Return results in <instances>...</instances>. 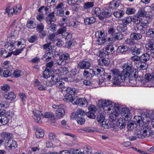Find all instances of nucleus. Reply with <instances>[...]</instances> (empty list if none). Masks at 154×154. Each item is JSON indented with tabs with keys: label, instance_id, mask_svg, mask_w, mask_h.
Listing matches in <instances>:
<instances>
[{
	"label": "nucleus",
	"instance_id": "f257e3e1",
	"mask_svg": "<svg viewBox=\"0 0 154 154\" xmlns=\"http://www.w3.org/2000/svg\"><path fill=\"white\" fill-rule=\"evenodd\" d=\"M122 68L123 69L121 73L116 69L110 71V74L113 77L112 83L114 85H119L121 82L129 80L128 77L133 73V65L131 62L125 63Z\"/></svg>",
	"mask_w": 154,
	"mask_h": 154
},
{
	"label": "nucleus",
	"instance_id": "f03ea898",
	"mask_svg": "<svg viewBox=\"0 0 154 154\" xmlns=\"http://www.w3.org/2000/svg\"><path fill=\"white\" fill-rule=\"evenodd\" d=\"M134 120L137 123H139L141 132L142 133L143 136V137L145 138L152 136L153 131L151 127L145 122L143 118V119L140 116H134Z\"/></svg>",
	"mask_w": 154,
	"mask_h": 154
},
{
	"label": "nucleus",
	"instance_id": "7ed1b4c3",
	"mask_svg": "<svg viewBox=\"0 0 154 154\" xmlns=\"http://www.w3.org/2000/svg\"><path fill=\"white\" fill-rule=\"evenodd\" d=\"M72 95L69 96H66V97L64 98L66 101L68 100L73 104H79L80 106L83 107H86L88 105L87 100L85 98H79L76 97H73Z\"/></svg>",
	"mask_w": 154,
	"mask_h": 154
},
{
	"label": "nucleus",
	"instance_id": "20e7f679",
	"mask_svg": "<svg viewBox=\"0 0 154 154\" xmlns=\"http://www.w3.org/2000/svg\"><path fill=\"white\" fill-rule=\"evenodd\" d=\"M56 86L58 88L61 89V91H66L67 94H66L64 98V100H66L64 98L66 97V96H69V95H74L76 94L78 92L77 90L75 88H71L69 87H65L64 83L62 81L58 80L56 81L55 83Z\"/></svg>",
	"mask_w": 154,
	"mask_h": 154
},
{
	"label": "nucleus",
	"instance_id": "39448f33",
	"mask_svg": "<svg viewBox=\"0 0 154 154\" xmlns=\"http://www.w3.org/2000/svg\"><path fill=\"white\" fill-rule=\"evenodd\" d=\"M22 40L24 41L23 39H22ZM21 41L15 42L9 41L6 43V44L5 45L6 46L8 45V48L10 51L13 50L15 48H16L17 47H18L20 45H21V47H22L23 46L22 48L21 49L19 48V49L13 52V54L14 55H17L21 53L24 47L23 43L22 42V39H21Z\"/></svg>",
	"mask_w": 154,
	"mask_h": 154
},
{
	"label": "nucleus",
	"instance_id": "423d86ee",
	"mask_svg": "<svg viewBox=\"0 0 154 154\" xmlns=\"http://www.w3.org/2000/svg\"><path fill=\"white\" fill-rule=\"evenodd\" d=\"M113 103L108 100H100L98 101V105L100 107H103L104 111H109L113 108L112 106Z\"/></svg>",
	"mask_w": 154,
	"mask_h": 154
},
{
	"label": "nucleus",
	"instance_id": "0eeeda50",
	"mask_svg": "<svg viewBox=\"0 0 154 154\" xmlns=\"http://www.w3.org/2000/svg\"><path fill=\"white\" fill-rule=\"evenodd\" d=\"M66 28L63 26L58 29V33L60 34L59 37L64 38L66 40H69L71 38L72 34L70 33L66 32Z\"/></svg>",
	"mask_w": 154,
	"mask_h": 154
},
{
	"label": "nucleus",
	"instance_id": "6e6552de",
	"mask_svg": "<svg viewBox=\"0 0 154 154\" xmlns=\"http://www.w3.org/2000/svg\"><path fill=\"white\" fill-rule=\"evenodd\" d=\"M88 111L86 113L85 115L89 118L95 119L97 108L94 105H90L88 107Z\"/></svg>",
	"mask_w": 154,
	"mask_h": 154
},
{
	"label": "nucleus",
	"instance_id": "1a4fd4ad",
	"mask_svg": "<svg viewBox=\"0 0 154 154\" xmlns=\"http://www.w3.org/2000/svg\"><path fill=\"white\" fill-rule=\"evenodd\" d=\"M142 46L141 45L136 44L134 46L131 48V53L134 55H139L142 53Z\"/></svg>",
	"mask_w": 154,
	"mask_h": 154
},
{
	"label": "nucleus",
	"instance_id": "9d476101",
	"mask_svg": "<svg viewBox=\"0 0 154 154\" xmlns=\"http://www.w3.org/2000/svg\"><path fill=\"white\" fill-rule=\"evenodd\" d=\"M2 96L4 99L9 101L13 100L16 97V95L13 92H5L2 94Z\"/></svg>",
	"mask_w": 154,
	"mask_h": 154
},
{
	"label": "nucleus",
	"instance_id": "9b49d317",
	"mask_svg": "<svg viewBox=\"0 0 154 154\" xmlns=\"http://www.w3.org/2000/svg\"><path fill=\"white\" fill-rule=\"evenodd\" d=\"M33 113L34 116L33 118L34 120L38 123L41 122V119L42 116V113L41 112L38 110H35L33 111Z\"/></svg>",
	"mask_w": 154,
	"mask_h": 154
},
{
	"label": "nucleus",
	"instance_id": "f8f14e48",
	"mask_svg": "<svg viewBox=\"0 0 154 154\" xmlns=\"http://www.w3.org/2000/svg\"><path fill=\"white\" fill-rule=\"evenodd\" d=\"M91 13L93 15H96L98 16L101 20H103V16L102 15V11L98 8H94L91 11Z\"/></svg>",
	"mask_w": 154,
	"mask_h": 154
},
{
	"label": "nucleus",
	"instance_id": "ddd939ff",
	"mask_svg": "<svg viewBox=\"0 0 154 154\" xmlns=\"http://www.w3.org/2000/svg\"><path fill=\"white\" fill-rule=\"evenodd\" d=\"M121 112L125 119L128 120L131 119V114L128 108L125 107L122 108Z\"/></svg>",
	"mask_w": 154,
	"mask_h": 154
},
{
	"label": "nucleus",
	"instance_id": "4468645a",
	"mask_svg": "<svg viewBox=\"0 0 154 154\" xmlns=\"http://www.w3.org/2000/svg\"><path fill=\"white\" fill-rule=\"evenodd\" d=\"M123 38V35L121 32L115 33L112 36V37L109 38H108L109 41L114 42L118 40H121Z\"/></svg>",
	"mask_w": 154,
	"mask_h": 154
},
{
	"label": "nucleus",
	"instance_id": "2eb2a0df",
	"mask_svg": "<svg viewBox=\"0 0 154 154\" xmlns=\"http://www.w3.org/2000/svg\"><path fill=\"white\" fill-rule=\"evenodd\" d=\"M45 20L47 23L48 24L51 23L52 22L56 21V19L54 12L49 14L45 18Z\"/></svg>",
	"mask_w": 154,
	"mask_h": 154
},
{
	"label": "nucleus",
	"instance_id": "dca6fc26",
	"mask_svg": "<svg viewBox=\"0 0 154 154\" xmlns=\"http://www.w3.org/2000/svg\"><path fill=\"white\" fill-rule=\"evenodd\" d=\"M58 33V29L57 31L55 33H53L50 34L48 36V38H46V41L47 42H51V43L54 41V37L55 36L59 37L60 34Z\"/></svg>",
	"mask_w": 154,
	"mask_h": 154
},
{
	"label": "nucleus",
	"instance_id": "f3484780",
	"mask_svg": "<svg viewBox=\"0 0 154 154\" xmlns=\"http://www.w3.org/2000/svg\"><path fill=\"white\" fill-rule=\"evenodd\" d=\"M136 27L138 30L144 31L145 30L149 27L146 23L142 22L136 25Z\"/></svg>",
	"mask_w": 154,
	"mask_h": 154
},
{
	"label": "nucleus",
	"instance_id": "a211bd4d",
	"mask_svg": "<svg viewBox=\"0 0 154 154\" xmlns=\"http://www.w3.org/2000/svg\"><path fill=\"white\" fill-rule=\"evenodd\" d=\"M78 66L81 69H88L91 66L90 62L87 61L83 60L80 62Z\"/></svg>",
	"mask_w": 154,
	"mask_h": 154
},
{
	"label": "nucleus",
	"instance_id": "6ab92c4d",
	"mask_svg": "<svg viewBox=\"0 0 154 154\" xmlns=\"http://www.w3.org/2000/svg\"><path fill=\"white\" fill-rule=\"evenodd\" d=\"M145 48L147 50L153 51L154 50V39H150L145 45Z\"/></svg>",
	"mask_w": 154,
	"mask_h": 154
},
{
	"label": "nucleus",
	"instance_id": "aec40b11",
	"mask_svg": "<svg viewBox=\"0 0 154 154\" xmlns=\"http://www.w3.org/2000/svg\"><path fill=\"white\" fill-rule=\"evenodd\" d=\"M145 79L146 82H151L150 86L152 87L153 81L154 80V73H152V74L149 73L146 74L145 76Z\"/></svg>",
	"mask_w": 154,
	"mask_h": 154
},
{
	"label": "nucleus",
	"instance_id": "412c9836",
	"mask_svg": "<svg viewBox=\"0 0 154 154\" xmlns=\"http://www.w3.org/2000/svg\"><path fill=\"white\" fill-rule=\"evenodd\" d=\"M7 135L8 136L6 138V140H5V146L6 148L8 146L11 144L12 142V141H13V140H12L13 138V135L10 133L7 132Z\"/></svg>",
	"mask_w": 154,
	"mask_h": 154
},
{
	"label": "nucleus",
	"instance_id": "4be33fe9",
	"mask_svg": "<svg viewBox=\"0 0 154 154\" xmlns=\"http://www.w3.org/2000/svg\"><path fill=\"white\" fill-rule=\"evenodd\" d=\"M102 127H103L104 128L109 129L114 126L113 125V123L110 121L106 120L101 125Z\"/></svg>",
	"mask_w": 154,
	"mask_h": 154
},
{
	"label": "nucleus",
	"instance_id": "5701e85b",
	"mask_svg": "<svg viewBox=\"0 0 154 154\" xmlns=\"http://www.w3.org/2000/svg\"><path fill=\"white\" fill-rule=\"evenodd\" d=\"M120 3V1L119 0H113L110 2L109 7L112 9L115 8L119 7Z\"/></svg>",
	"mask_w": 154,
	"mask_h": 154
},
{
	"label": "nucleus",
	"instance_id": "b1692460",
	"mask_svg": "<svg viewBox=\"0 0 154 154\" xmlns=\"http://www.w3.org/2000/svg\"><path fill=\"white\" fill-rule=\"evenodd\" d=\"M53 57V53L49 52L45 54L42 59L44 61L47 62L51 60Z\"/></svg>",
	"mask_w": 154,
	"mask_h": 154
},
{
	"label": "nucleus",
	"instance_id": "393cba45",
	"mask_svg": "<svg viewBox=\"0 0 154 154\" xmlns=\"http://www.w3.org/2000/svg\"><path fill=\"white\" fill-rule=\"evenodd\" d=\"M110 60L108 58H103L101 60L99 59L98 63L99 65L101 66H108Z\"/></svg>",
	"mask_w": 154,
	"mask_h": 154
},
{
	"label": "nucleus",
	"instance_id": "a878e982",
	"mask_svg": "<svg viewBox=\"0 0 154 154\" xmlns=\"http://www.w3.org/2000/svg\"><path fill=\"white\" fill-rule=\"evenodd\" d=\"M150 58L149 54L147 53H145L140 56V63H146Z\"/></svg>",
	"mask_w": 154,
	"mask_h": 154
},
{
	"label": "nucleus",
	"instance_id": "bb28decb",
	"mask_svg": "<svg viewBox=\"0 0 154 154\" xmlns=\"http://www.w3.org/2000/svg\"><path fill=\"white\" fill-rule=\"evenodd\" d=\"M96 21V18L94 17H90L86 18L84 20L85 25H89L94 23Z\"/></svg>",
	"mask_w": 154,
	"mask_h": 154
},
{
	"label": "nucleus",
	"instance_id": "cd10ccee",
	"mask_svg": "<svg viewBox=\"0 0 154 154\" xmlns=\"http://www.w3.org/2000/svg\"><path fill=\"white\" fill-rule=\"evenodd\" d=\"M8 117L6 116H0V126L4 125L7 124L9 121Z\"/></svg>",
	"mask_w": 154,
	"mask_h": 154
},
{
	"label": "nucleus",
	"instance_id": "c85d7f7f",
	"mask_svg": "<svg viewBox=\"0 0 154 154\" xmlns=\"http://www.w3.org/2000/svg\"><path fill=\"white\" fill-rule=\"evenodd\" d=\"M142 35L140 33L137 32H132L130 35V38H133L134 40H137L142 38Z\"/></svg>",
	"mask_w": 154,
	"mask_h": 154
},
{
	"label": "nucleus",
	"instance_id": "c756f323",
	"mask_svg": "<svg viewBox=\"0 0 154 154\" xmlns=\"http://www.w3.org/2000/svg\"><path fill=\"white\" fill-rule=\"evenodd\" d=\"M118 125L121 129L124 128L126 126V123L125 120L122 118H120L118 120Z\"/></svg>",
	"mask_w": 154,
	"mask_h": 154
},
{
	"label": "nucleus",
	"instance_id": "7c9ffc66",
	"mask_svg": "<svg viewBox=\"0 0 154 154\" xmlns=\"http://www.w3.org/2000/svg\"><path fill=\"white\" fill-rule=\"evenodd\" d=\"M110 114L109 118L110 119L113 121H115L119 117L122 115L121 114H117L115 112H113Z\"/></svg>",
	"mask_w": 154,
	"mask_h": 154
},
{
	"label": "nucleus",
	"instance_id": "2f4dec72",
	"mask_svg": "<svg viewBox=\"0 0 154 154\" xmlns=\"http://www.w3.org/2000/svg\"><path fill=\"white\" fill-rule=\"evenodd\" d=\"M95 35L97 38H104L106 36V34L104 33L103 30H101L96 32Z\"/></svg>",
	"mask_w": 154,
	"mask_h": 154
},
{
	"label": "nucleus",
	"instance_id": "473e14b6",
	"mask_svg": "<svg viewBox=\"0 0 154 154\" xmlns=\"http://www.w3.org/2000/svg\"><path fill=\"white\" fill-rule=\"evenodd\" d=\"M114 47L111 45H109L106 47L105 53L106 55L112 54L114 52Z\"/></svg>",
	"mask_w": 154,
	"mask_h": 154
},
{
	"label": "nucleus",
	"instance_id": "72a5a7b5",
	"mask_svg": "<svg viewBox=\"0 0 154 154\" xmlns=\"http://www.w3.org/2000/svg\"><path fill=\"white\" fill-rule=\"evenodd\" d=\"M117 30L119 32H124L127 30V26L123 24H120L117 27Z\"/></svg>",
	"mask_w": 154,
	"mask_h": 154
},
{
	"label": "nucleus",
	"instance_id": "f704fd0d",
	"mask_svg": "<svg viewBox=\"0 0 154 154\" xmlns=\"http://www.w3.org/2000/svg\"><path fill=\"white\" fill-rule=\"evenodd\" d=\"M3 115L6 116L8 117L9 119L11 118L12 116L13 115V114L10 111H6L5 110H3L1 112H0V116Z\"/></svg>",
	"mask_w": 154,
	"mask_h": 154
},
{
	"label": "nucleus",
	"instance_id": "c9c22d12",
	"mask_svg": "<svg viewBox=\"0 0 154 154\" xmlns=\"http://www.w3.org/2000/svg\"><path fill=\"white\" fill-rule=\"evenodd\" d=\"M27 27L30 29H34L37 26V25L33 21L28 20L26 24Z\"/></svg>",
	"mask_w": 154,
	"mask_h": 154
},
{
	"label": "nucleus",
	"instance_id": "e433bc0d",
	"mask_svg": "<svg viewBox=\"0 0 154 154\" xmlns=\"http://www.w3.org/2000/svg\"><path fill=\"white\" fill-rule=\"evenodd\" d=\"M128 49L127 47L123 45L119 46L116 50V52L119 53H122L128 51Z\"/></svg>",
	"mask_w": 154,
	"mask_h": 154
},
{
	"label": "nucleus",
	"instance_id": "4c0bfd02",
	"mask_svg": "<svg viewBox=\"0 0 154 154\" xmlns=\"http://www.w3.org/2000/svg\"><path fill=\"white\" fill-rule=\"evenodd\" d=\"M112 106L113 107V108H112V109L113 111L114 110L113 112H116L117 114H120V111L121 109L119 105L113 103Z\"/></svg>",
	"mask_w": 154,
	"mask_h": 154
},
{
	"label": "nucleus",
	"instance_id": "58836bf2",
	"mask_svg": "<svg viewBox=\"0 0 154 154\" xmlns=\"http://www.w3.org/2000/svg\"><path fill=\"white\" fill-rule=\"evenodd\" d=\"M131 22L136 24H137L139 23L142 20V18L136 15L134 16L133 17H131Z\"/></svg>",
	"mask_w": 154,
	"mask_h": 154
},
{
	"label": "nucleus",
	"instance_id": "ea45409f",
	"mask_svg": "<svg viewBox=\"0 0 154 154\" xmlns=\"http://www.w3.org/2000/svg\"><path fill=\"white\" fill-rule=\"evenodd\" d=\"M44 130L41 129L37 130L35 133V134L37 138L42 137L44 135Z\"/></svg>",
	"mask_w": 154,
	"mask_h": 154
},
{
	"label": "nucleus",
	"instance_id": "a19ab883",
	"mask_svg": "<svg viewBox=\"0 0 154 154\" xmlns=\"http://www.w3.org/2000/svg\"><path fill=\"white\" fill-rule=\"evenodd\" d=\"M137 15L140 17H144L146 15V12L143 8H140L139 9L137 13Z\"/></svg>",
	"mask_w": 154,
	"mask_h": 154
},
{
	"label": "nucleus",
	"instance_id": "79ce46f5",
	"mask_svg": "<svg viewBox=\"0 0 154 154\" xmlns=\"http://www.w3.org/2000/svg\"><path fill=\"white\" fill-rule=\"evenodd\" d=\"M102 15L104 17H110L112 15V13L110 10L106 9L104 10L102 13Z\"/></svg>",
	"mask_w": 154,
	"mask_h": 154
},
{
	"label": "nucleus",
	"instance_id": "37998d69",
	"mask_svg": "<svg viewBox=\"0 0 154 154\" xmlns=\"http://www.w3.org/2000/svg\"><path fill=\"white\" fill-rule=\"evenodd\" d=\"M124 13V12L123 11L120 10L115 12L113 13V15L116 17L119 18L123 17Z\"/></svg>",
	"mask_w": 154,
	"mask_h": 154
},
{
	"label": "nucleus",
	"instance_id": "c03bdc74",
	"mask_svg": "<svg viewBox=\"0 0 154 154\" xmlns=\"http://www.w3.org/2000/svg\"><path fill=\"white\" fill-rule=\"evenodd\" d=\"M146 35L149 37H154V28H151L146 31Z\"/></svg>",
	"mask_w": 154,
	"mask_h": 154
},
{
	"label": "nucleus",
	"instance_id": "a18cd8bd",
	"mask_svg": "<svg viewBox=\"0 0 154 154\" xmlns=\"http://www.w3.org/2000/svg\"><path fill=\"white\" fill-rule=\"evenodd\" d=\"M94 71H95V75L97 76H100L101 73H102L103 71V70H101L100 67H96L94 68Z\"/></svg>",
	"mask_w": 154,
	"mask_h": 154
},
{
	"label": "nucleus",
	"instance_id": "49530a36",
	"mask_svg": "<svg viewBox=\"0 0 154 154\" xmlns=\"http://www.w3.org/2000/svg\"><path fill=\"white\" fill-rule=\"evenodd\" d=\"M131 17L130 16L126 17L123 19L122 20V22L126 26L127 24H128L129 23L131 22Z\"/></svg>",
	"mask_w": 154,
	"mask_h": 154
},
{
	"label": "nucleus",
	"instance_id": "de8ad7c7",
	"mask_svg": "<svg viewBox=\"0 0 154 154\" xmlns=\"http://www.w3.org/2000/svg\"><path fill=\"white\" fill-rule=\"evenodd\" d=\"M70 58L69 55L68 54H63L59 57V58L61 59L63 61L66 62V64L67 63L66 60Z\"/></svg>",
	"mask_w": 154,
	"mask_h": 154
},
{
	"label": "nucleus",
	"instance_id": "09e8293b",
	"mask_svg": "<svg viewBox=\"0 0 154 154\" xmlns=\"http://www.w3.org/2000/svg\"><path fill=\"white\" fill-rule=\"evenodd\" d=\"M94 6V4L93 2H87L84 4L83 6V8L85 9H88L92 8Z\"/></svg>",
	"mask_w": 154,
	"mask_h": 154
},
{
	"label": "nucleus",
	"instance_id": "8fccbe9b",
	"mask_svg": "<svg viewBox=\"0 0 154 154\" xmlns=\"http://www.w3.org/2000/svg\"><path fill=\"white\" fill-rule=\"evenodd\" d=\"M68 69L65 67H62L59 68L58 71L59 73L62 75V74H66L68 72Z\"/></svg>",
	"mask_w": 154,
	"mask_h": 154
},
{
	"label": "nucleus",
	"instance_id": "3c124183",
	"mask_svg": "<svg viewBox=\"0 0 154 154\" xmlns=\"http://www.w3.org/2000/svg\"><path fill=\"white\" fill-rule=\"evenodd\" d=\"M7 135V132H3L1 136L2 139L0 140V145L3 143L5 145V140H6V138L8 136Z\"/></svg>",
	"mask_w": 154,
	"mask_h": 154
},
{
	"label": "nucleus",
	"instance_id": "603ef678",
	"mask_svg": "<svg viewBox=\"0 0 154 154\" xmlns=\"http://www.w3.org/2000/svg\"><path fill=\"white\" fill-rule=\"evenodd\" d=\"M136 124L139 125V123H137V122H135L134 120V122H129L128 124L127 125V128L128 129L132 130L134 128V125Z\"/></svg>",
	"mask_w": 154,
	"mask_h": 154
},
{
	"label": "nucleus",
	"instance_id": "864d4df0",
	"mask_svg": "<svg viewBox=\"0 0 154 154\" xmlns=\"http://www.w3.org/2000/svg\"><path fill=\"white\" fill-rule=\"evenodd\" d=\"M22 72L19 70L16 69L13 73V76L15 77L18 78L22 75Z\"/></svg>",
	"mask_w": 154,
	"mask_h": 154
},
{
	"label": "nucleus",
	"instance_id": "5fc2aeb1",
	"mask_svg": "<svg viewBox=\"0 0 154 154\" xmlns=\"http://www.w3.org/2000/svg\"><path fill=\"white\" fill-rule=\"evenodd\" d=\"M140 65L137 66L138 69L140 70H144L146 69L148 67V65L146 63H140Z\"/></svg>",
	"mask_w": 154,
	"mask_h": 154
},
{
	"label": "nucleus",
	"instance_id": "6e6d98bb",
	"mask_svg": "<svg viewBox=\"0 0 154 154\" xmlns=\"http://www.w3.org/2000/svg\"><path fill=\"white\" fill-rule=\"evenodd\" d=\"M125 43L127 45L132 46L135 44L134 40L133 38H127L125 40Z\"/></svg>",
	"mask_w": 154,
	"mask_h": 154
},
{
	"label": "nucleus",
	"instance_id": "4d7b16f0",
	"mask_svg": "<svg viewBox=\"0 0 154 154\" xmlns=\"http://www.w3.org/2000/svg\"><path fill=\"white\" fill-rule=\"evenodd\" d=\"M45 118H50V119H54V116L53 113L51 112H47L45 113L44 115Z\"/></svg>",
	"mask_w": 154,
	"mask_h": 154
},
{
	"label": "nucleus",
	"instance_id": "13d9d810",
	"mask_svg": "<svg viewBox=\"0 0 154 154\" xmlns=\"http://www.w3.org/2000/svg\"><path fill=\"white\" fill-rule=\"evenodd\" d=\"M44 25L42 23H40L37 25L36 30L38 32H41L43 31L44 29Z\"/></svg>",
	"mask_w": 154,
	"mask_h": 154
},
{
	"label": "nucleus",
	"instance_id": "bf43d9fd",
	"mask_svg": "<svg viewBox=\"0 0 154 154\" xmlns=\"http://www.w3.org/2000/svg\"><path fill=\"white\" fill-rule=\"evenodd\" d=\"M97 119L99 123H103L104 121L105 117L103 115L100 114L97 116Z\"/></svg>",
	"mask_w": 154,
	"mask_h": 154
},
{
	"label": "nucleus",
	"instance_id": "052dcab7",
	"mask_svg": "<svg viewBox=\"0 0 154 154\" xmlns=\"http://www.w3.org/2000/svg\"><path fill=\"white\" fill-rule=\"evenodd\" d=\"M10 86L8 84H5L1 86V89L5 92H7L10 89Z\"/></svg>",
	"mask_w": 154,
	"mask_h": 154
},
{
	"label": "nucleus",
	"instance_id": "680f3d73",
	"mask_svg": "<svg viewBox=\"0 0 154 154\" xmlns=\"http://www.w3.org/2000/svg\"><path fill=\"white\" fill-rule=\"evenodd\" d=\"M50 72L48 69H46L43 73V77L45 79H48L50 76Z\"/></svg>",
	"mask_w": 154,
	"mask_h": 154
},
{
	"label": "nucleus",
	"instance_id": "e2e57ef3",
	"mask_svg": "<svg viewBox=\"0 0 154 154\" xmlns=\"http://www.w3.org/2000/svg\"><path fill=\"white\" fill-rule=\"evenodd\" d=\"M66 62L63 61L61 59H60L59 60H57L55 62L54 64L56 65H65Z\"/></svg>",
	"mask_w": 154,
	"mask_h": 154
},
{
	"label": "nucleus",
	"instance_id": "0e129e2a",
	"mask_svg": "<svg viewBox=\"0 0 154 154\" xmlns=\"http://www.w3.org/2000/svg\"><path fill=\"white\" fill-rule=\"evenodd\" d=\"M82 131H85L88 132H93L94 131L93 130H92L89 128H84L79 130V132H82Z\"/></svg>",
	"mask_w": 154,
	"mask_h": 154
},
{
	"label": "nucleus",
	"instance_id": "69168bd1",
	"mask_svg": "<svg viewBox=\"0 0 154 154\" xmlns=\"http://www.w3.org/2000/svg\"><path fill=\"white\" fill-rule=\"evenodd\" d=\"M76 111L78 114V116L80 117L86 115L85 111L82 109H78L76 110Z\"/></svg>",
	"mask_w": 154,
	"mask_h": 154
},
{
	"label": "nucleus",
	"instance_id": "338daca9",
	"mask_svg": "<svg viewBox=\"0 0 154 154\" xmlns=\"http://www.w3.org/2000/svg\"><path fill=\"white\" fill-rule=\"evenodd\" d=\"M76 121L79 124L82 125L85 122V120L84 118L82 117L79 116L78 117Z\"/></svg>",
	"mask_w": 154,
	"mask_h": 154
},
{
	"label": "nucleus",
	"instance_id": "774afa93",
	"mask_svg": "<svg viewBox=\"0 0 154 154\" xmlns=\"http://www.w3.org/2000/svg\"><path fill=\"white\" fill-rule=\"evenodd\" d=\"M84 150L88 154H91L92 152L91 148L89 146H85L84 148Z\"/></svg>",
	"mask_w": 154,
	"mask_h": 154
}]
</instances>
